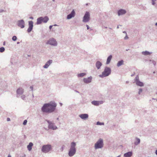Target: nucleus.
<instances>
[{
	"label": "nucleus",
	"instance_id": "obj_1",
	"mask_svg": "<svg viewBox=\"0 0 157 157\" xmlns=\"http://www.w3.org/2000/svg\"><path fill=\"white\" fill-rule=\"evenodd\" d=\"M56 106L55 102H50L44 104L42 108V110L43 112L51 113L54 111Z\"/></svg>",
	"mask_w": 157,
	"mask_h": 157
},
{
	"label": "nucleus",
	"instance_id": "obj_2",
	"mask_svg": "<svg viewBox=\"0 0 157 157\" xmlns=\"http://www.w3.org/2000/svg\"><path fill=\"white\" fill-rule=\"evenodd\" d=\"M75 145L76 144L75 142L71 143V147L68 153L70 156H72L75 154L76 152V149L75 147Z\"/></svg>",
	"mask_w": 157,
	"mask_h": 157
},
{
	"label": "nucleus",
	"instance_id": "obj_3",
	"mask_svg": "<svg viewBox=\"0 0 157 157\" xmlns=\"http://www.w3.org/2000/svg\"><path fill=\"white\" fill-rule=\"evenodd\" d=\"M48 18L46 16L44 17H41L38 18L37 19L36 24L38 25L40 24L42 22L46 23L48 21Z\"/></svg>",
	"mask_w": 157,
	"mask_h": 157
},
{
	"label": "nucleus",
	"instance_id": "obj_4",
	"mask_svg": "<svg viewBox=\"0 0 157 157\" xmlns=\"http://www.w3.org/2000/svg\"><path fill=\"white\" fill-rule=\"evenodd\" d=\"M111 70L109 67H105L104 71L102 72V74L100 75L101 77H105L108 76L110 73Z\"/></svg>",
	"mask_w": 157,
	"mask_h": 157
},
{
	"label": "nucleus",
	"instance_id": "obj_5",
	"mask_svg": "<svg viewBox=\"0 0 157 157\" xmlns=\"http://www.w3.org/2000/svg\"><path fill=\"white\" fill-rule=\"evenodd\" d=\"M103 142L102 139H100L95 144V149L101 148L103 146Z\"/></svg>",
	"mask_w": 157,
	"mask_h": 157
},
{
	"label": "nucleus",
	"instance_id": "obj_6",
	"mask_svg": "<svg viewBox=\"0 0 157 157\" xmlns=\"http://www.w3.org/2000/svg\"><path fill=\"white\" fill-rule=\"evenodd\" d=\"M52 148L51 146L50 145H44L43 146L42 151L43 152L45 153L48 152Z\"/></svg>",
	"mask_w": 157,
	"mask_h": 157
},
{
	"label": "nucleus",
	"instance_id": "obj_7",
	"mask_svg": "<svg viewBox=\"0 0 157 157\" xmlns=\"http://www.w3.org/2000/svg\"><path fill=\"white\" fill-rule=\"evenodd\" d=\"M90 16L89 12H86L83 17V21L85 22L88 21L90 20Z\"/></svg>",
	"mask_w": 157,
	"mask_h": 157
},
{
	"label": "nucleus",
	"instance_id": "obj_8",
	"mask_svg": "<svg viewBox=\"0 0 157 157\" xmlns=\"http://www.w3.org/2000/svg\"><path fill=\"white\" fill-rule=\"evenodd\" d=\"M47 44L54 46H56L57 44L56 41L53 38H52L50 39L48 41Z\"/></svg>",
	"mask_w": 157,
	"mask_h": 157
},
{
	"label": "nucleus",
	"instance_id": "obj_9",
	"mask_svg": "<svg viewBox=\"0 0 157 157\" xmlns=\"http://www.w3.org/2000/svg\"><path fill=\"white\" fill-rule=\"evenodd\" d=\"M33 21H29V27L27 30L28 32H30L32 30L33 26Z\"/></svg>",
	"mask_w": 157,
	"mask_h": 157
},
{
	"label": "nucleus",
	"instance_id": "obj_10",
	"mask_svg": "<svg viewBox=\"0 0 157 157\" xmlns=\"http://www.w3.org/2000/svg\"><path fill=\"white\" fill-rule=\"evenodd\" d=\"M24 22L23 20L19 21L18 22V25L21 28H23L24 27Z\"/></svg>",
	"mask_w": 157,
	"mask_h": 157
},
{
	"label": "nucleus",
	"instance_id": "obj_11",
	"mask_svg": "<svg viewBox=\"0 0 157 157\" xmlns=\"http://www.w3.org/2000/svg\"><path fill=\"white\" fill-rule=\"evenodd\" d=\"M75 14V13L74 10H73L71 13L68 15L67 16V19H70L72 17H74Z\"/></svg>",
	"mask_w": 157,
	"mask_h": 157
},
{
	"label": "nucleus",
	"instance_id": "obj_12",
	"mask_svg": "<svg viewBox=\"0 0 157 157\" xmlns=\"http://www.w3.org/2000/svg\"><path fill=\"white\" fill-rule=\"evenodd\" d=\"M75 14V13L74 10H73L71 13L68 15L67 16V19H70L72 17H74Z\"/></svg>",
	"mask_w": 157,
	"mask_h": 157
},
{
	"label": "nucleus",
	"instance_id": "obj_13",
	"mask_svg": "<svg viewBox=\"0 0 157 157\" xmlns=\"http://www.w3.org/2000/svg\"><path fill=\"white\" fill-rule=\"evenodd\" d=\"M75 14V13L74 10H73L71 13L68 15L67 16V19H70L72 17H74Z\"/></svg>",
	"mask_w": 157,
	"mask_h": 157
},
{
	"label": "nucleus",
	"instance_id": "obj_14",
	"mask_svg": "<svg viewBox=\"0 0 157 157\" xmlns=\"http://www.w3.org/2000/svg\"><path fill=\"white\" fill-rule=\"evenodd\" d=\"M75 14V13L74 10H73L71 13L68 15L67 16V19H70L72 17H74Z\"/></svg>",
	"mask_w": 157,
	"mask_h": 157
},
{
	"label": "nucleus",
	"instance_id": "obj_15",
	"mask_svg": "<svg viewBox=\"0 0 157 157\" xmlns=\"http://www.w3.org/2000/svg\"><path fill=\"white\" fill-rule=\"evenodd\" d=\"M92 104L98 106L99 104H102L103 103V101H93L92 102Z\"/></svg>",
	"mask_w": 157,
	"mask_h": 157
},
{
	"label": "nucleus",
	"instance_id": "obj_16",
	"mask_svg": "<svg viewBox=\"0 0 157 157\" xmlns=\"http://www.w3.org/2000/svg\"><path fill=\"white\" fill-rule=\"evenodd\" d=\"M138 78H139V77L138 76H137L136 77V84L137 85L141 86H143V83L142 82H140V81H139L138 80Z\"/></svg>",
	"mask_w": 157,
	"mask_h": 157
},
{
	"label": "nucleus",
	"instance_id": "obj_17",
	"mask_svg": "<svg viewBox=\"0 0 157 157\" xmlns=\"http://www.w3.org/2000/svg\"><path fill=\"white\" fill-rule=\"evenodd\" d=\"M92 77H90L87 78H84L83 79L84 82L86 83L90 82L91 81Z\"/></svg>",
	"mask_w": 157,
	"mask_h": 157
},
{
	"label": "nucleus",
	"instance_id": "obj_18",
	"mask_svg": "<svg viewBox=\"0 0 157 157\" xmlns=\"http://www.w3.org/2000/svg\"><path fill=\"white\" fill-rule=\"evenodd\" d=\"M79 117L83 119H86L88 118V115L86 114H81L79 115Z\"/></svg>",
	"mask_w": 157,
	"mask_h": 157
},
{
	"label": "nucleus",
	"instance_id": "obj_19",
	"mask_svg": "<svg viewBox=\"0 0 157 157\" xmlns=\"http://www.w3.org/2000/svg\"><path fill=\"white\" fill-rule=\"evenodd\" d=\"M126 13V11L124 10L121 9L119 10L118 12V15L120 16Z\"/></svg>",
	"mask_w": 157,
	"mask_h": 157
},
{
	"label": "nucleus",
	"instance_id": "obj_20",
	"mask_svg": "<svg viewBox=\"0 0 157 157\" xmlns=\"http://www.w3.org/2000/svg\"><path fill=\"white\" fill-rule=\"evenodd\" d=\"M52 60H50L48 61L45 64L44 66V68H47L48 66L49 65L52 63Z\"/></svg>",
	"mask_w": 157,
	"mask_h": 157
},
{
	"label": "nucleus",
	"instance_id": "obj_21",
	"mask_svg": "<svg viewBox=\"0 0 157 157\" xmlns=\"http://www.w3.org/2000/svg\"><path fill=\"white\" fill-rule=\"evenodd\" d=\"M24 92L23 89L22 88H19L17 89V93L18 94H22Z\"/></svg>",
	"mask_w": 157,
	"mask_h": 157
},
{
	"label": "nucleus",
	"instance_id": "obj_22",
	"mask_svg": "<svg viewBox=\"0 0 157 157\" xmlns=\"http://www.w3.org/2000/svg\"><path fill=\"white\" fill-rule=\"evenodd\" d=\"M132 155V152H129L124 154V156L125 157H130Z\"/></svg>",
	"mask_w": 157,
	"mask_h": 157
},
{
	"label": "nucleus",
	"instance_id": "obj_23",
	"mask_svg": "<svg viewBox=\"0 0 157 157\" xmlns=\"http://www.w3.org/2000/svg\"><path fill=\"white\" fill-rule=\"evenodd\" d=\"M48 127L49 128L52 129L54 130L56 129L57 128L56 127L54 126L53 124L52 123H49Z\"/></svg>",
	"mask_w": 157,
	"mask_h": 157
},
{
	"label": "nucleus",
	"instance_id": "obj_24",
	"mask_svg": "<svg viewBox=\"0 0 157 157\" xmlns=\"http://www.w3.org/2000/svg\"><path fill=\"white\" fill-rule=\"evenodd\" d=\"M33 146V144L31 143L30 142L29 143V144L27 146V148L28 150L29 151H30L32 148V147Z\"/></svg>",
	"mask_w": 157,
	"mask_h": 157
},
{
	"label": "nucleus",
	"instance_id": "obj_25",
	"mask_svg": "<svg viewBox=\"0 0 157 157\" xmlns=\"http://www.w3.org/2000/svg\"><path fill=\"white\" fill-rule=\"evenodd\" d=\"M96 65L97 68L99 69L101 66L102 64L100 62L98 61L96 62Z\"/></svg>",
	"mask_w": 157,
	"mask_h": 157
},
{
	"label": "nucleus",
	"instance_id": "obj_26",
	"mask_svg": "<svg viewBox=\"0 0 157 157\" xmlns=\"http://www.w3.org/2000/svg\"><path fill=\"white\" fill-rule=\"evenodd\" d=\"M112 55H110L108 57V58H107V61H106V64H108L110 63V61L112 59Z\"/></svg>",
	"mask_w": 157,
	"mask_h": 157
},
{
	"label": "nucleus",
	"instance_id": "obj_27",
	"mask_svg": "<svg viewBox=\"0 0 157 157\" xmlns=\"http://www.w3.org/2000/svg\"><path fill=\"white\" fill-rule=\"evenodd\" d=\"M124 61L123 60L119 61L117 63V66L119 67L123 64Z\"/></svg>",
	"mask_w": 157,
	"mask_h": 157
},
{
	"label": "nucleus",
	"instance_id": "obj_28",
	"mask_svg": "<svg viewBox=\"0 0 157 157\" xmlns=\"http://www.w3.org/2000/svg\"><path fill=\"white\" fill-rule=\"evenodd\" d=\"M142 54L144 55H150L151 53L147 51H146L142 52Z\"/></svg>",
	"mask_w": 157,
	"mask_h": 157
},
{
	"label": "nucleus",
	"instance_id": "obj_29",
	"mask_svg": "<svg viewBox=\"0 0 157 157\" xmlns=\"http://www.w3.org/2000/svg\"><path fill=\"white\" fill-rule=\"evenodd\" d=\"M86 74L85 73H82L78 74V77H82L85 76Z\"/></svg>",
	"mask_w": 157,
	"mask_h": 157
},
{
	"label": "nucleus",
	"instance_id": "obj_30",
	"mask_svg": "<svg viewBox=\"0 0 157 157\" xmlns=\"http://www.w3.org/2000/svg\"><path fill=\"white\" fill-rule=\"evenodd\" d=\"M136 141H137V142H135V144L136 145H137L138 144H139L140 143V139L138 138H136Z\"/></svg>",
	"mask_w": 157,
	"mask_h": 157
},
{
	"label": "nucleus",
	"instance_id": "obj_31",
	"mask_svg": "<svg viewBox=\"0 0 157 157\" xmlns=\"http://www.w3.org/2000/svg\"><path fill=\"white\" fill-rule=\"evenodd\" d=\"M5 50V49L3 47H1L0 48V52H2Z\"/></svg>",
	"mask_w": 157,
	"mask_h": 157
},
{
	"label": "nucleus",
	"instance_id": "obj_32",
	"mask_svg": "<svg viewBox=\"0 0 157 157\" xmlns=\"http://www.w3.org/2000/svg\"><path fill=\"white\" fill-rule=\"evenodd\" d=\"M12 39L13 40L15 41L17 40V37L16 36H13Z\"/></svg>",
	"mask_w": 157,
	"mask_h": 157
},
{
	"label": "nucleus",
	"instance_id": "obj_33",
	"mask_svg": "<svg viewBox=\"0 0 157 157\" xmlns=\"http://www.w3.org/2000/svg\"><path fill=\"white\" fill-rule=\"evenodd\" d=\"M97 124L98 125H104V123H100L99 122H97Z\"/></svg>",
	"mask_w": 157,
	"mask_h": 157
},
{
	"label": "nucleus",
	"instance_id": "obj_34",
	"mask_svg": "<svg viewBox=\"0 0 157 157\" xmlns=\"http://www.w3.org/2000/svg\"><path fill=\"white\" fill-rule=\"evenodd\" d=\"M27 122V121L26 120H25L23 123V124L24 125H25L26 124Z\"/></svg>",
	"mask_w": 157,
	"mask_h": 157
},
{
	"label": "nucleus",
	"instance_id": "obj_35",
	"mask_svg": "<svg viewBox=\"0 0 157 157\" xmlns=\"http://www.w3.org/2000/svg\"><path fill=\"white\" fill-rule=\"evenodd\" d=\"M142 91V90L141 89H140L139 90V94H140L141 93Z\"/></svg>",
	"mask_w": 157,
	"mask_h": 157
},
{
	"label": "nucleus",
	"instance_id": "obj_36",
	"mask_svg": "<svg viewBox=\"0 0 157 157\" xmlns=\"http://www.w3.org/2000/svg\"><path fill=\"white\" fill-rule=\"evenodd\" d=\"M156 1V0H152V4L154 5L155 3V2Z\"/></svg>",
	"mask_w": 157,
	"mask_h": 157
},
{
	"label": "nucleus",
	"instance_id": "obj_37",
	"mask_svg": "<svg viewBox=\"0 0 157 157\" xmlns=\"http://www.w3.org/2000/svg\"><path fill=\"white\" fill-rule=\"evenodd\" d=\"M128 37L127 36H126L124 37V39H128Z\"/></svg>",
	"mask_w": 157,
	"mask_h": 157
},
{
	"label": "nucleus",
	"instance_id": "obj_38",
	"mask_svg": "<svg viewBox=\"0 0 157 157\" xmlns=\"http://www.w3.org/2000/svg\"><path fill=\"white\" fill-rule=\"evenodd\" d=\"M7 120L8 121H10V119L9 118H7Z\"/></svg>",
	"mask_w": 157,
	"mask_h": 157
},
{
	"label": "nucleus",
	"instance_id": "obj_39",
	"mask_svg": "<svg viewBox=\"0 0 157 157\" xmlns=\"http://www.w3.org/2000/svg\"><path fill=\"white\" fill-rule=\"evenodd\" d=\"M86 27H87V29H89V26H88V25H86Z\"/></svg>",
	"mask_w": 157,
	"mask_h": 157
},
{
	"label": "nucleus",
	"instance_id": "obj_40",
	"mask_svg": "<svg viewBox=\"0 0 157 157\" xmlns=\"http://www.w3.org/2000/svg\"><path fill=\"white\" fill-rule=\"evenodd\" d=\"M52 25H50V26H49V28L50 29H51L52 27Z\"/></svg>",
	"mask_w": 157,
	"mask_h": 157
},
{
	"label": "nucleus",
	"instance_id": "obj_41",
	"mask_svg": "<svg viewBox=\"0 0 157 157\" xmlns=\"http://www.w3.org/2000/svg\"><path fill=\"white\" fill-rule=\"evenodd\" d=\"M30 88L31 89V90H33V86H30Z\"/></svg>",
	"mask_w": 157,
	"mask_h": 157
},
{
	"label": "nucleus",
	"instance_id": "obj_42",
	"mask_svg": "<svg viewBox=\"0 0 157 157\" xmlns=\"http://www.w3.org/2000/svg\"><path fill=\"white\" fill-rule=\"evenodd\" d=\"M155 154L157 155V150L155 151Z\"/></svg>",
	"mask_w": 157,
	"mask_h": 157
},
{
	"label": "nucleus",
	"instance_id": "obj_43",
	"mask_svg": "<svg viewBox=\"0 0 157 157\" xmlns=\"http://www.w3.org/2000/svg\"><path fill=\"white\" fill-rule=\"evenodd\" d=\"M8 157H11V156L10 155H9Z\"/></svg>",
	"mask_w": 157,
	"mask_h": 157
},
{
	"label": "nucleus",
	"instance_id": "obj_44",
	"mask_svg": "<svg viewBox=\"0 0 157 157\" xmlns=\"http://www.w3.org/2000/svg\"><path fill=\"white\" fill-rule=\"evenodd\" d=\"M30 18H31V19H33V17H30Z\"/></svg>",
	"mask_w": 157,
	"mask_h": 157
},
{
	"label": "nucleus",
	"instance_id": "obj_45",
	"mask_svg": "<svg viewBox=\"0 0 157 157\" xmlns=\"http://www.w3.org/2000/svg\"><path fill=\"white\" fill-rule=\"evenodd\" d=\"M155 25L157 26V22L155 24Z\"/></svg>",
	"mask_w": 157,
	"mask_h": 157
},
{
	"label": "nucleus",
	"instance_id": "obj_46",
	"mask_svg": "<svg viewBox=\"0 0 157 157\" xmlns=\"http://www.w3.org/2000/svg\"><path fill=\"white\" fill-rule=\"evenodd\" d=\"M123 33H126V32L125 31L124 32H123Z\"/></svg>",
	"mask_w": 157,
	"mask_h": 157
},
{
	"label": "nucleus",
	"instance_id": "obj_47",
	"mask_svg": "<svg viewBox=\"0 0 157 157\" xmlns=\"http://www.w3.org/2000/svg\"><path fill=\"white\" fill-rule=\"evenodd\" d=\"M4 44V45H5V42L4 43V44Z\"/></svg>",
	"mask_w": 157,
	"mask_h": 157
},
{
	"label": "nucleus",
	"instance_id": "obj_48",
	"mask_svg": "<svg viewBox=\"0 0 157 157\" xmlns=\"http://www.w3.org/2000/svg\"><path fill=\"white\" fill-rule=\"evenodd\" d=\"M53 0V1H54V0Z\"/></svg>",
	"mask_w": 157,
	"mask_h": 157
}]
</instances>
